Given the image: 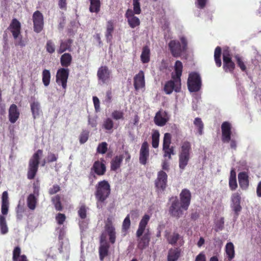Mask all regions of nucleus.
I'll list each match as a JSON object with an SVG mask.
<instances>
[{"label":"nucleus","mask_w":261,"mask_h":261,"mask_svg":"<svg viewBox=\"0 0 261 261\" xmlns=\"http://www.w3.org/2000/svg\"><path fill=\"white\" fill-rule=\"evenodd\" d=\"M241 200V197L240 193L235 192L232 194L231 196V207L237 216H238L242 210Z\"/></svg>","instance_id":"obj_14"},{"label":"nucleus","mask_w":261,"mask_h":261,"mask_svg":"<svg viewBox=\"0 0 261 261\" xmlns=\"http://www.w3.org/2000/svg\"><path fill=\"white\" fill-rule=\"evenodd\" d=\"M90 2L89 11L92 13H98L101 6L100 0H90Z\"/></svg>","instance_id":"obj_39"},{"label":"nucleus","mask_w":261,"mask_h":261,"mask_svg":"<svg viewBox=\"0 0 261 261\" xmlns=\"http://www.w3.org/2000/svg\"><path fill=\"white\" fill-rule=\"evenodd\" d=\"M89 208L85 204H82L80 206L77 214L82 219H85L87 217V212Z\"/></svg>","instance_id":"obj_46"},{"label":"nucleus","mask_w":261,"mask_h":261,"mask_svg":"<svg viewBox=\"0 0 261 261\" xmlns=\"http://www.w3.org/2000/svg\"><path fill=\"white\" fill-rule=\"evenodd\" d=\"M72 42L73 40L71 39H68L64 41H62L60 43V48L58 50V54H61L67 50L71 51V47Z\"/></svg>","instance_id":"obj_32"},{"label":"nucleus","mask_w":261,"mask_h":261,"mask_svg":"<svg viewBox=\"0 0 261 261\" xmlns=\"http://www.w3.org/2000/svg\"><path fill=\"white\" fill-rule=\"evenodd\" d=\"M123 159L122 155H116L111 162V170L116 171L121 166Z\"/></svg>","instance_id":"obj_30"},{"label":"nucleus","mask_w":261,"mask_h":261,"mask_svg":"<svg viewBox=\"0 0 261 261\" xmlns=\"http://www.w3.org/2000/svg\"><path fill=\"white\" fill-rule=\"evenodd\" d=\"M149 156V144L147 141H144L142 144L140 153L139 162L141 164L145 165Z\"/></svg>","instance_id":"obj_15"},{"label":"nucleus","mask_w":261,"mask_h":261,"mask_svg":"<svg viewBox=\"0 0 261 261\" xmlns=\"http://www.w3.org/2000/svg\"><path fill=\"white\" fill-rule=\"evenodd\" d=\"M39 195V190L35 188L34 193L30 194L27 197V203L28 208L34 211L36 207L38 202L37 197Z\"/></svg>","instance_id":"obj_22"},{"label":"nucleus","mask_w":261,"mask_h":261,"mask_svg":"<svg viewBox=\"0 0 261 261\" xmlns=\"http://www.w3.org/2000/svg\"><path fill=\"white\" fill-rule=\"evenodd\" d=\"M224 219L223 217H221L216 224V230L219 231L222 230L224 228Z\"/></svg>","instance_id":"obj_58"},{"label":"nucleus","mask_w":261,"mask_h":261,"mask_svg":"<svg viewBox=\"0 0 261 261\" xmlns=\"http://www.w3.org/2000/svg\"><path fill=\"white\" fill-rule=\"evenodd\" d=\"M51 201L53 203L55 209L57 211H61L63 210V206L61 202V197L59 195H57L51 198Z\"/></svg>","instance_id":"obj_42"},{"label":"nucleus","mask_w":261,"mask_h":261,"mask_svg":"<svg viewBox=\"0 0 261 261\" xmlns=\"http://www.w3.org/2000/svg\"><path fill=\"white\" fill-rule=\"evenodd\" d=\"M114 30V22L112 20H109L107 23L106 37L107 40H111L112 38V33Z\"/></svg>","instance_id":"obj_38"},{"label":"nucleus","mask_w":261,"mask_h":261,"mask_svg":"<svg viewBox=\"0 0 261 261\" xmlns=\"http://www.w3.org/2000/svg\"><path fill=\"white\" fill-rule=\"evenodd\" d=\"M34 31L37 33H40L44 27V18L42 13L37 10L35 11L32 16Z\"/></svg>","instance_id":"obj_8"},{"label":"nucleus","mask_w":261,"mask_h":261,"mask_svg":"<svg viewBox=\"0 0 261 261\" xmlns=\"http://www.w3.org/2000/svg\"><path fill=\"white\" fill-rule=\"evenodd\" d=\"M236 172L234 168H231L229 177V187L230 190L234 191L238 188V184L237 181Z\"/></svg>","instance_id":"obj_28"},{"label":"nucleus","mask_w":261,"mask_h":261,"mask_svg":"<svg viewBox=\"0 0 261 261\" xmlns=\"http://www.w3.org/2000/svg\"><path fill=\"white\" fill-rule=\"evenodd\" d=\"M181 250L178 248H171L169 250L168 261H176L180 255Z\"/></svg>","instance_id":"obj_29"},{"label":"nucleus","mask_w":261,"mask_h":261,"mask_svg":"<svg viewBox=\"0 0 261 261\" xmlns=\"http://www.w3.org/2000/svg\"><path fill=\"white\" fill-rule=\"evenodd\" d=\"M60 190L61 189L59 186L58 185H54L53 187L49 189L48 193L50 195H53L60 191Z\"/></svg>","instance_id":"obj_60"},{"label":"nucleus","mask_w":261,"mask_h":261,"mask_svg":"<svg viewBox=\"0 0 261 261\" xmlns=\"http://www.w3.org/2000/svg\"><path fill=\"white\" fill-rule=\"evenodd\" d=\"M127 22L131 28H135L140 24V19L137 16L127 19Z\"/></svg>","instance_id":"obj_51"},{"label":"nucleus","mask_w":261,"mask_h":261,"mask_svg":"<svg viewBox=\"0 0 261 261\" xmlns=\"http://www.w3.org/2000/svg\"><path fill=\"white\" fill-rule=\"evenodd\" d=\"M114 126V122L111 118H107L103 122V127L108 130H111Z\"/></svg>","instance_id":"obj_53"},{"label":"nucleus","mask_w":261,"mask_h":261,"mask_svg":"<svg viewBox=\"0 0 261 261\" xmlns=\"http://www.w3.org/2000/svg\"><path fill=\"white\" fill-rule=\"evenodd\" d=\"M21 249L19 246L15 247L13 251V261H18L20 258Z\"/></svg>","instance_id":"obj_52"},{"label":"nucleus","mask_w":261,"mask_h":261,"mask_svg":"<svg viewBox=\"0 0 261 261\" xmlns=\"http://www.w3.org/2000/svg\"><path fill=\"white\" fill-rule=\"evenodd\" d=\"M150 220V216L148 215L145 214L141 219L139 224L138 228L136 231V237H141L143 233H145L146 227Z\"/></svg>","instance_id":"obj_24"},{"label":"nucleus","mask_w":261,"mask_h":261,"mask_svg":"<svg viewBox=\"0 0 261 261\" xmlns=\"http://www.w3.org/2000/svg\"><path fill=\"white\" fill-rule=\"evenodd\" d=\"M167 178L168 175L167 173L161 170L158 173V176L155 180V186L158 190L164 191L167 186Z\"/></svg>","instance_id":"obj_12"},{"label":"nucleus","mask_w":261,"mask_h":261,"mask_svg":"<svg viewBox=\"0 0 261 261\" xmlns=\"http://www.w3.org/2000/svg\"><path fill=\"white\" fill-rule=\"evenodd\" d=\"M187 85L190 92H196L199 91L202 85L201 79L200 75L195 72L190 73L189 74Z\"/></svg>","instance_id":"obj_5"},{"label":"nucleus","mask_w":261,"mask_h":261,"mask_svg":"<svg viewBox=\"0 0 261 261\" xmlns=\"http://www.w3.org/2000/svg\"><path fill=\"white\" fill-rule=\"evenodd\" d=\"M183 65L181 61L177 60L175 62L174 64V74H172V80H175L176 82H178L179 84L181 82V76L182 72Z\"/></svg>","instance_id":"obj_25"},{"label":"nucleus","mask_w":261,"mask_h":261,"mask_svg":"<svg viewBox=\"0 0 261 261\" xmlns=\"http://www.w3.org/2000/svg\"><path fill=\"white\" fill-rule=\"evenodd\" d=\"M191 151V144L188 141H184L181 145V149L179 156V168L184 170L188 164L190 159V152Z\"/></svg>","instance_id":"obj_3"},{"label":"nucleus","mask_w":261,"mask_h":261,"mask_svg":"<svg viewBox=\"0 0 261 261\" xmlns=\"http://www.w3.org/2000/svg\"><path fill=\"white\" fill-rule=\"evenodd\" d=\"M194 124L197 128L199 134L200 135H202L204 124L201 118L198 117L196 118L194 121Z\"/></svg>","instance_id":"obj_47"},{"label":"nucleus","mask_w":261,"mask_h":261,"mask_svg":"<svg viewBox=\"0 0 261 261\" xmlns=\"http://www.w3.org/2000/svg\"><path fill=\"white\" fill-rule=\"evenodd\" d=\"M8 30L12 33L14 38L16 39L20 35V22L16 18H13L8 27Z\"/></svg>","instance_id":"obj_20"},{"label":"nucleus","mask_w":261,"mask_h":261,"mask_svg":"<svg viewBox=\"0 0 261 261\" xmlns=\"http://www.w3.org/2000/svg\"><path fill=\"white\" fill-rule=\"evenodd\" d=\"M181 84L179 85L178 82L175 80H170L167 81L164 87V90L167 94H170L174 90L176 92H179L181 89Z\"/></svg>","instance_id":"obj_18"},{"label":"nucleus","mask_w":261,"mask_h":261,"mask_svg":"<svg viewBox=\"0 0 261 261\" xmlns=\"http://www.w3.org/2000/svg\"><path fill=\"white\" fill-rule=\"evenodd\" d=\"M89 131L86 129L82 130L79 137V141L81 144L86 143L89 139Z\"/></svg>","instance_id":"obj_48"},{"label":"nucleus","mask_w":261,"mask_h":261,"mask_svg":"<svg viewBox=\"0 0 261 261\" xmlns=\"http://www.w3.org/2000/svg\"><path fill=\"white\" fill-rule=\"evenodd\" d=\"M31 110L34 119L38 117L41 112L40 105L38 101H33L31 103Z\"/></svg>","instance_id":"obj_36"},{"label":"nucleus","mask_w":261,"mask_h":261,"mask_svg":"<svg viewBox=\"0 0 261 261\" xmlns=\"http://www.w3.org/2000/svg\"><path fill=\"white\" fill-rule=\"evenodd\" d=\"M66 220V216L64 214L58 213L56 216V220L59 225L63 224Z\"/></svg>","instance_id":"obj_57"},{"label":"nucleus","mask_w":261,"mask_h":261,"mask_svg":"<svg viewBox=\"0 0 261 261\" xmlns=\"http://www.w3.org/2000/svg\"><path fill=\"white\" fill-rule=\"evenodd\" d=\"M236 65L228 53L224 52L223 54V69L225 72L233 73Z\"/></svg>","instance_id":"obj_11"},{"label":"nucleus","mask_w":261,"mask_h":261,"mask_svg":"<svg viewBox=\"0 0 261 261\" xmlns=\"http://www.w3.org/2000/svg\"><path fill=\"white\" fill-rule=\"evenodd\" d=\"M168 67V63L165 60H162L160 66V70L161 71H164L166 70Z\"/></svg>","instance_id":"obj_61"},{"label":"nucleus","mask_w":261,"mask_h":261,"mask_svg":"<svg viewBox=\"0 0 261 261\" xmlns=\"http://www.w3.org/2000/svg\"><path fill=\"white\" fill-rule=\"evenodd\" d=\"M150 50L148 46L143 47L141 55V60L143 63H147L150 61Z\"/></svg>","instance_id":"obj_31"},{"label":"nucleus","mask_w":261,"mask_h":261,"mask_svg":"<svg viewBox=\"0 0 261 261\" xmlns=\"http://www.w3.org/2000/svg\"><path fill=\"white\" fill-rule=\"evenodd\" d=\"M160 140V133L158 130H154L151 136V144L152 146L156 148L159 147Z\"/></svg>","instance_id":"obj_41"},{"label":"nucleus","mask_w":261,"mask_h":261,"mask_svg":"<svg viewBox=\"0 0 261 261\" xmlns=\"http://www.w3.org/2000/svg\"><path fill=\"white\" fill-rule=\"evenodd\" d=\"M57 159L58 157L56 154L50 153L48 155L47 162L48 163L55 162L57 160Z\"/></svg>","instance_id":"obj_64"},{"label":"nucleus","mask_w":261,"mask_h":261,"mask_svg":"<svg viewBox=\"0 0 261 261\" xmlns=\"http://www.w3.org/2000/svg\"><path fill=\"white\" fill-rule=\"evenodd\" d=\"M9 203H2L1 212L4 215H7L8 213Z\"/></svg>","instance_id":"obj_59"},{"label":"nucleus","mask_w":261,"mask_h":261,"mask_svg":"<svg viewBox=\"0 0 261 261\" xmlns=\"http://www.w3.org/2000/svg\"><path fill=\"white\" fill-rule=\"evenodd\" d=\"M225 252L229 261L231 260L234 257V247L232 243H227L225 246Z\"/></svg>","instance_id":"obj_34"},{"label":"nucleus","mask_w":261,"mask_h":261,"mask_svg":"<svg viewBox=\"0 0 261 261\" xmlns=\"http://www.w3.org/2000/svg\"><path fill=\"white\" fill-rule=\"evenodd\" d=\"M239 184L241 188L246 190L249 187V177L245 172H241L238 174Z\"/></svg>","instance_id":"obj_27"},{"label":"nucleus","mask_w":261,"mask_h":261,"mask_svg":"<svg viewBox=\"0 0 261 261\" xmlns=\"http://www.w3.org/2000/svg\"><path fill=\"white\" fill-rule=\"evenodd\" d=\"M58 5L61 9L66 10L67 9L66 0H59Z\"/></svg>","instance_id":"obj_63"},{"label":"nucleus","mask_w":261,"mask_h":261,"mask_svg":"<svg viewBox=\"0 0 261 261\" xmlns=\"http://www.w3.org/2000/svg\"><path fill=\"white\" fill-rule=\"evenodd\" d=\"M234 58L237 64V66L240 68L241 71L246 72L247 67L245 65V62L243 58L239 55H236L234 56Z\"/></svg>","instance_id":"obj_40"},{"label":"nucleus","mask_w":261,"mask_h":261,"mask_svg":"<svg viewBox=\"0 0 261 261\" xmlns=\"http://www.w3.org/2000/svg\"><path fill=\"white\" fill-rule=\"evenodd\" d=\"M95 196L97 202L103 203L111 194V186L107 180L99 181L95 186Z\"/></svg>","instance_id":"obj_2"},{"label":"nucleus","mask_w":261,"mask_h":261,"mask_svg":"<svg viewBox=\"0 0 261 261\" xmlns=\"http://www.w3.org/2000/svg\"><path fill=\"white\" fill-rule=\"evenodd\" d=\"M166 237L169 244L175 245L179 239L180 235L178 233L173 232L171 235H168V236L166 235Z\"/></svg>","instance_id":"obj_45"},{"label":"nucleus","mask_w":261,"mask_h":261,"mask_svg":"<svg viewBox=\"0 0 261 261\" xmlns=\"http://www.w3.org/2000/svg\"><path fill=\"white\" fill-rule=\"evenodd\" d=\"M72 56L69 53H65L60 58L61 64L63 67H68L72 62Z\"/></svg>","instance_id":"obj_35"},{"label":"nucleus","mask_w":261,"mask_h":261,"mask_svg":"<svg viewBox=\"0 0 261 261\" xmlns=\"http://www.w3.org/2000/svg\"><path fill=\"white\" fill-rule=\"evenodd\" d=\"M109 248L110 245L108 242L100 244L99 248V254L101 260H103L104 258L108 255Z\"/></svg>","instance_id":"obj_33"},{"label":"nucleus","mask_w":261,"mask_h":261,"mask_svg":"<svg viewBox=\"0 0 261 261\" xmlns=\"http://www.w3.org/2000/svg\"><path fill=\"white\" fill-rule=\"evenodd\" d=\"M179 42L177 40H171L168 43L169 49L172 56L174 58H178L186 53L188 49V41L185 37L180 38Z\"/></svg>","instance_id":"obj_1"},{"label":"nucleus","mask_w":261,"mask_h":261,"mask_svg":"<svg viewBox=\"0 0 261 261\" xmlns=\"http://www.w3.org/2000/svg\"><path fill=\"white\" fill-rule=\"evenodd\" d=\"M133 10L136 14H140L141 12L139 0H133Z\"/></svg>","instance_id":"obj_56"},{"label":"nucleus","mask_w":261,"mask_h":261,"mask_svg":"<svg viewBox=\"0 0 261 261\" xmlns=\"http://www.w3.org/2000/svg\"><path fill=\"white\" fill-rule=\"evenodd\" d=\"M108 150V144L106 142L99 143L97 147V153L105 154Z\"/></svg>","instance_id":"obj_50"},{"label":"nucleus","mask_w":261,"mask_h":261,"mask_svg":"<svg viewBox=\"0 0 261 261\" xmlns=\"http://www.w3.org/2000/svg\"><path fill=\"white\" fill-rule=\"evenodd\" d=\"M168 120L163 117L160 111L158 112L154 118V122L156 125L160 126H164L167 123Z\"/></svg>","instance_id":"obj_37"},{"label":"nucleus","mask_w":261,"mask_h":261,"mask_svg":"<svg viewBox=\"0 0 261 261\" xmlns=\"http://www.w3.org/2000/svg\"><path fill=\"white\" fill-rule=\"evenodd\" d=\"M180 201L181 204V207L184 210H187L190 205L191 199V193L190 191L187 189H183L179 194Z\"/></svg>","instance_id":"obj_16"},{"label":"nucleus","mask_w":261,"mask_h":261,"mask_svg":"<svg viewBox=\"0 0 261 261\" xmlns=\"http://www.w3.org/2000/svg\"><path fill=\"white\" fill-rule=\"evenodd\" d=\"M137 247L140 250H143L148 246L151 238V232L149 229L141 237H137Z\"/></svg>","instance_id":"obj_17"},{"label":"nucleus","mask_w":261,"mask_h":261,"mask_svg":"<svg viewBox=\"0 0 261 261\" xmlns=\"http://www.w3.org/2000/svg\"><path fill=\"white\" fill-rule=\"evenodd\" d=\"M111 72L107 66H100L97 72V76L99 81L102 84H108L110 80Z\"/></svg>","instance_id":"obj_13"},{"label":"nucleus","mask_w":261,"mask_h":261,"mask_svg":"<svg viewBox=\"0 0 261 261\" xmlns=\"http://www.w3.org/2000/svg\"><path fill=\"white\" fill-rule=\"evenodd\" d=\"M207 0H197L196 3L197 6L199 9H203L205 7Z\"/></svg>","instance_id":"obj_62"},{"label":"nucleus","mask_w":261,"mask_h":261,"mask_svg":"<svg viewBox=\"0 0 261 261\" xmlns=\"http://www.w3.org/2000/svg\"><path fill=\"white\" fill-rule=\"evenodd\" d=\"M104 160L102 159L101 162L96 161L94 162L91 170L98 176H102L105 174L106 172V166L104 163Z\"/></svg>","instance_id":"obj_19"},{"label":"nucleus","mask_w":261,"mask_h":261,"mask_svg":"<svg viewBox=\"0 0 261 261\" xmlns=\"http://www.w3.org/2000/svg\"><path fill=\"white\" fill-rule=\"evenodd\" d=\"M42 154V150L38 149L30 159L27 172V177L29 179H33L36 176L38 170L40 159Z\"/></svg>","instance_id":"obj_4"},{"label":"nucleus","mask_w":261,"mask_h":261,"mask_svg":"<svg viewBox=\"0 0 261 261\" xmlns=\"http://www.w3.org/2000/svg\"><path fill=\"white\" fill-rule=\"evenodd\" d=\"M130 226V220L129 214H128L123 221L122 231L126 232Z\"/></svg>","instance_id":"obj_49"},{"label":"nucleus","mask_w":261,"mask_h":261,"mask_svg":"<svg viewBox=\"0 0 261 261\" xmlns=\"http://www.w3.org/2000/svg\"><path fill=\"white\" fill-rule=\"evenodd\" d=\"M171 205L169 208L170 215L176 218H180L183 214L181 204L179 202L177 197H172L170 199Z\"/></svg>","instance_id":"obj_7"},{"label":"nucleus","mask_w":261,"mask_h":261,"mask_svg":"<svg viewBox=\"0 0 261 261\" xmlns=\"http://www.w3.org/2000/svg\"><path fill=\"white\" fill-rule=\"evenodd\" d=\"M231 124L227 121L224 122L221 125L222 140L223 142H229L231 134Z\"/></svg>","instance_id":"obj_21"},{"label":"nucleus","mask_w":261,"mask_h":261,"mask_svg":"<svg viewBox=\"0 0 261 261\" xmlns=\"http://www.w3.org/2000/svg\"><path fill=\"white\" fill-rule=\"evenodd\" d=\"M69 70L68 68H61L57 70L56 78L58 85H61L63 89L67 88V80L69 76Z\"/></svg>","instance_id":"obj_9"},{"label":"nucleus","mask_w":261,"mask_h":261,"mask_svg":"<svg viewBox=\"0 0 261 261\" xmlns=\"http://www.w3.org/2000/svg\"><path fill=\"white\" fill-rule=\"evenodd\" d=\"M20 113L17 107L15 104L10 106L9 110V119L12 123H14L18 119Z\"/></svg>","instance_id":"obj_26"},{"label":"nucleus","mask_w":261,"mask_h":261,"mask_svg":"<svg viewBox=\"0 0 261 261\" xmlns=\"http://www.w3.org/2000/svg\"><path fill=\"white\" fill-rule=\"evenodd\" d=\"M0 228L1 232L2 234H5L8 231L6 218L3 215H0Z\"/></svg>","instance_id":"obj_44"},{"label":"nucleus","mask_w":261,"mask_h":261,"mask_svg":"<svg viewBox=\"0 0 261 261\" xmlns=\"http://www.w3.org/2000/svg\"><path fill=\"white\" fill-rule=\"evenodd\" d=\"M171 143V135L170 133H166L164 134L163 143V156L167 158L169 160H171V155H174V147L170 146Z\"/></svg>","instance_id":"obj_6"},{"label":"nucleus","mask_w":261,"mask_h":261,"mask_svg":"<svg viewBox=\"0 0 261 261\" xmlns=\"http://www.w3.org/2000/svg\"><path fill=\"white\" fill-rule=\"evenodd\" d=\"M134 86L136 90L144 88L145 86V76L144 72L140 70L134 78Z\"/></svg>","instance_id":"obj_23"},{"label":"nucleus","mask_w":261,"mask_h":261,"mask_svg":"<svg viewBox=\"0 0 261 261\" xmlns=\"http://www.w3.org/2000/svg\"><path fill=\"white\" fill-rule=\"evenodd\" d=\"M105 231L109 237V241L113 244L116 241V231L113 225L112 217H108L105 221Z\"/></svg>","instance_id":"obj_10"},{"label":"nucleus","mask_w":261,"mask_h":261,"mask_svg":"<svg viewBox=\"0 0 261 261\" xmlns=\"http://www.w3.org/2000/svg\"><path fill=\"white\" fill-rule=\"evenodd\" d=\"M46 51L49 54H53L55 51V45L51 40H48L46 44Z\"/></svg>","instance_id":"obj_55"},{"label":"nucleus","mask_w":261,"mask_h":261,"mask_svg":"<svg viewBox=\"0 0 261 261\" xmlns=\"http://www.w3.org/2000/svg\"><path fill=\"white\" fill-rule=\"evenodd\" d=\"M51 74L50 71L47 69H44L42 71V82L46 87L50 84Z\"/></svg>","instance_id":"obj_43"},{"label":"nucleus","mask_w":261,"mask_h":261,"mask_svg":"<svg viewBox=\"0 0 261 261\" xmlns=\"http://www.w3.org/2000/svg\"><path fill=\"white\" fill-rule=\"evenodd\" d=\"M112 117L115 120L124 119V113L122 111L115 110L112 113Z\"/></svg>","instance_id":"obj_54"}]
</instances>
